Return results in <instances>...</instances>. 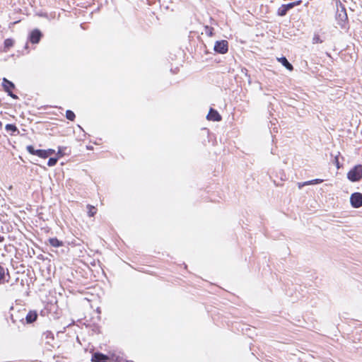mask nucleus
<instances>
[{
  "mask_svg": "<svg viewBox=\"0 0 362 362\" xmlns=\"http://www.w3.org/2000/svg\"><path fill=\"white\" fill-rule=\"evenodd\" d=\"M0 125H1V122H0Z\"/></svg>",
  "mask_w": 362,
  "mask_h": 362,
  "instance_id": "nucleus-34",
  "label": "nucleus"
},
{
  "mask_svg": "<svg viewBox=\"0 0 362 362\" xmlns=\"http://www.w3.org/2000/svg\"><path fill=\"white\" fill-rule=\"evenodd\" d=\"M37 313L35 310L29 311L25 316H24L26 323L30 324L34 322L37 318Z\"/></svg>",
  "mask_w": 362,
  "mask_h": 362,
  "instance_id": "nucleus-10",
  "label": "nucleus"
},
{
  "mask_svg": "<svg viewBox=\"0 0 362 362\" xmlns=\"http://www.w3.org/2000/svg\"><path fill=\"white\" fill-rule=\"evenodd\" d=\"M277 60L288 70L292 71L293 69V65L288 61L285 57L277 58Z\"/></svg>",
  "mask_w": 362,
  "mask_h": 362,
  "instance_id": "nucleus-14",
  "label": "nucleus"
},
{
  "mask_svg": "<svg viewBox=\"0 0 362 362\" xmlns=\"http://www.w3.org/2000/svg\"><path fill=\"white\" fill-rule=\"evenodd\" d=\"M2 86L4 88V90L6 93L11 91V90L15 88L14 83L6 78H4L2 80Z\"/></svg>",
  "mask_w": 362,
  "mask_h": 362,
  "instance_id": "nucleus-12",
  "label": "nucleus"
},
{
  "mask_svg": "<svg viewBox=\"0 0 362 362\" xmlns=\"http://www.w3.org/2000/svg\"><path fill=\"white\" fill-rule=\"evenodd\" d=\"M5 129L7 132H11L12 135H16L19 134V130L15 124H7L5 127Z\"/></svg>",
  "mask_w": 362,
  "mask_h": 362,
  "instance_id": "nucleus-15",
  "label": "nucleus"
},
{
  "mask_svg": "<svg viewBox=\"0 0 362 362\" xmlns=\"http://www.w3.org/2000/svg\"><path fill=\"white\" fill-rule=\"evenodd\" d=\"M46 153H47V157L49 156L50 155H52L55 153V151L54 149H52V148H49L47 150H45Z\"/></svg>",
  "mask_w": 362,
  "mask_h": 362,
  "instance_id": "nucleus-27",
  "label": "nucleus"
},
{
  "mask_svg": "<svg viewBox=\"0 0 362 362\" xmlns=\"http://www.w3.org/2000/svg\"><path fill=\"white\" fill-rule=\"evenodd\" d=\"M28 152L32 155H35L36 150L32 145H29L26 147Z\"/></svg>",
  "mask_w": 362,
  "mask_h": 362,
  "instance_id": "nucleus-26",
  "label": "nucleus"
},
{
  "mask_svg": "<svg viewBox=\"0 0 362 362\" xmlns=\"http://www.w3.org/2000/svg\"><path fill=\"white\" fill-rule=\"evenodd\" d=\"M323 182L322 179H314L309 181H306L307 185L320 184Z\"/></svg>",
  "mask_w": 362,
  "mask_h": 362,
  "instance_id": "nucleus-22",
  "label": "nucleus"
},
{
  "mask_svg": "<svg viewBox=\"0 0 362 362\" xmlns=\"http://www.w3.org/2000/svg\"><path fill=\"white\" fill-rule=\"evenodd\" d=\"M14 45V40L11 38H7L4 42V50L7 52Z\"/></svg>",
  "mask_w": 362,
  "mask_h": 362,
  "instance_id": "nucleus-17",
  "label": "nucleus"
},
{
  "mask_svg": "<svg viewBox=\"0 0 362 362\" xmlns=\"http://www.w3.org/2000/svg\"><path fill=\"white\" fill-rule=\"evenodd\" d=\"M48 242L50 244V245L54 247H59L64 245L63 242L62 240H59L57 238H49L48 239Z\"/></svg>",
  "mask_w": 362,
  "mask_h": 362,
  "instance_id": "nucleus-16",
  "label": "nucleus"
},
{
  "mask_svg": "<svg viewBox=\"0 0 362 362\" xmlns=\"http://www.w3.org/2000/svg\"><path fill=\"white\" fill-rule=\"evenodd\" d=\"M110 362H129L122 356L117 354L115 351H110Z\"/></svg>",
  "mask_w": 362,
  "mask_h": 362,
  "instance_id": "nucleus-11",
  "label": "nucleus"
},
{
  "mask_svg": "<svg viewBox=\"0 0 362 362\" xmlns=\"http://www.w3.org/2000/svg\"><path fill=\"white\" fill-rule=\"evenodd\" d=\"M339 4L340 8H337L336 18L338 21V24L343 27L346 21L348 20V16L345 7L341 4L339 1H337V5Z\"/></svg>",
  "mask_w": 362,
  "mask_h": 362,
  "instance_id": "nucleus-2",
  "label": "nucleus"
},
{
  "mask_svg": "<svg viewBox=\"0 0 362 362\" xmlns=\"http://www.w3.org/2000/svg\"><path fill=\"white\" fill-rule=\"evenodd\" d=\"M206 119L211 121L219 122L221 120V116L217 110L213 108H210L209 112L206 116Z\"/></svg>",
  "mask_w": 362,
  "mask_h": 362,
  "instance_id": "nucleus-8",
  "label": "nucleus"
},
{
  "mask_svg": "<svg viewBox=\"0 0 362 362\" xmlns=\"http://www.w3.org/2000/svg\"><path fill=\"white\" fill-rule=\"evenodd\" d=\"M88 207L89 208V211L88 212V216L90 217L93 216L95 214V213H96L95 208L94 206H90V205H88Z\"/></svg>",
  "mask_w": 362,
  "mask_h": 362,
  "instance_id": "nucleus-24",
  "label": "nucleus"
},
{
  "mask_svg": "<svg viewBox=\"0 0 362 362\" xmlns=\"http://www.w3.org/2000/svg\"><path fill=\"white\" fill-rule=\"evenodd\" d=\"M49 334H51V332H47V337H49Z\"/></svg>",
  "mask_w": 362,
  "mask_h": 362,
  "instance_id": "nucleus-32",
  "label": "nucleus"
},
{
  "mask_svg": "<svg viewBox=\"0 0 362 362\" xmlns=\"http://www.w3.org/2000/svg\"><path fill=\"white\" fill-rule=\"evenodd\" d=\"M214 49L218 54H226L228 50V42L227 40H222L216 41Z\"/></svg>",
  "mask_w": 362,
  "mask_h": 362,
  "instance_id": "nucleus-4",
  "label": "nucleus"
},
{
  "mask_svg": "<svg viewBox=\"0 0 362 362\" xmlns=\"http://www.w3.org/2000/svg\"><path fill=\"white\" fill-rule=\"evenodd\" d=\"M4 236H2V235H0V243H2V242H4Z\"/></svg>",
  "mask_w": 362,
  "mask_h": 362,
  "instance_id": "nucleus-31",
  "label": "nucleus"
},
{
  "mask_svg": "<svg viewBox=\"0 0 362 362\" xmlns=\"http://www.w3.org/2000/svg\"><path fill=\"white\" fill-rule=\"evenodd\" d=\"M6 275L8 278L10 277L8 269L5 268L4 265L0 263V284L8 282V279H6Z\"/></svg>",
  "mask_w": 362,
  "mask_h": 362,
  "instance_id": "nucleus-9",
  "label": "nucleus"
},
{
  "mask_svg": "<svg viewBox=\"0 0 362 362\" xmlns=\"http://www.w3.org/2000/svg\"><path fill=\"white\" fill-rule=\"evenodd\" d=\"M42 37L41 31L38 29L33 30L29 35V40L33 44L38 43Z\"/></svg>",
  "mask_w": 362,
  "mask_h": 362,
  "instance_id": "nucleus-7",
  "label": "nucleus"
},
{
  "mask_svg": "<svg viewBox=\"0 0 362 362\" xmlns=\"http://www.w3.org/2000/svg\"><path fill=\"white\" fill-rule=\"evenodd\" d=\"M7 93H8V95L9 96H11L12 98H14V99H17V98H18L17 95H15L14 93H13V92H12V91H9V92H8Z\"/></svg>",
  "mask_w": 362,
  "mask_h": 362,
  "instance_id": "nucleus-29",
  "label": "nucleus"
},
{
  "mask_svg": "<svg viewBox=\"0 0 362 362\" xmlns=\"http://www.w3.org/2000/svg\"><path fill=\"white\" fill-rule=\"evenodd\" d=\"M76 115L74 112L70 110L66 111V118L70 121H74L75 119Z\"/></svg>",
  "mask_w": 362,
  "mask_h": 362,
  "instance_id": "nucleus-19",
  "label": "nucleus"
},
{
  "mask_svg": "<svg viewBox=\"0 0 362 362\" xmlns=\"http://www.w3.org/2000/svg\"><path fill=\"white\" fill-rule=\"evenodd\" d=\"M302 1L298 0L293 2L288 3L287 4H282L277 10V15L279 16H284L286 15L288 11L295 6L300 5Z\"/></svg>",
  "mask_w": 362,
  "mask_h": 362,
  "instance_id": "nucleus-3",
  "label": "nucleus"
},
{
  "mask_svg": "<svg viewBox=\"0 0 362 362\" xmlns=\"http://www.w3.org/2000/svg\"><path fill=\"white\" fill-rule=\"evenodd\" d=\"M347 179L352 182H358L362 179V165L354 166L347 173Z\"/></svg>",
  "mask_w": 362,
  "mask_h": 362,
  "instance_id": "nucleus-1",
  "label": "nucleus"
},
{
  "mask_svg": "<svg viewBox=\"0 0 362 362\" xmlns=\"http://www.w3.org/2000/svg\"><path fill=\"white\" fill-rule=\"evenodd\" d=\"M66 149H67V148H66V147H65V146H59V147H58V151H57V156H58V157H59V158H60V157H62V156H64V155H66V151H66Z\"/></svg>",
  "mask_w": 362,
  "mask_h": 362,
  "instance_id": "nucleus-20",
  "label": "nucleus"
},
{
  "mask_svg": "<svg viewBox=\"0 0 362 362\" xmlns=\"http://www.w3.org/2000/svg\"><path fill=\"white\" fill-rule=\"evenodd\" d=\"M335 164H336L337 169H339L341 166L339 165V158L337 156L335 157Z\"/></svg>",
  "mask_w": 362,
  "mask_h": 362,
  "instance_id": "nucleus-30",
  "label": "nucleus"
},
{
  "mask_svg": "<svg viewBox=\"0 0 362 362\" xmlns=\"http://www.w3.org/2000/svg\"><path fill=\"white\" fill-rule=\"evenodd\" d=\"M35 156H37L38 157L42 158H47V153H46L45 150L42 149H37L35 152Z\"/></svg>",
  "mask_w": 362,
  "mask_h": 362,
  "instance_id": "nucleus-18",
  "label": "nucleus"
},
{
  "mask_svg": "<svg viewBox=\"0 0 362 362\" xmlns=\"http://www.w3.org/2000/svg\"><path fill=\"white\" fill-rule=\"evenodd\" d=\"M323 42V40L320 38V35H315L313 38V44H316V43H322Z\"/></svg>",
  "mask_w": 362,
  "mask_h": 362,
  "instance_id": "nucleus-25",
  "label": "nucleus"
},
{
  "mask_svg": "<svg viewBox=\"0 0 362 362\" xmlns=\"http://www.w3.org/2000/svg\"><path fill=\"white\" fill-rule=\"evenodd\" d=\"M304 186H307L306 182H298V187L300 189Z\"/></svg>",
  "mask_w": 362,
  "mask_h": 362,
  "instance_id": "nucleus-28",
  "label": "nucleus"
},
{
  "mask_svg": "<svg viewBox=\"0 0 362 362\" xmlns=\"http://www.w3.org/2000/svg\"><path fill=\"white\" fill-rule=\"evenodd\" d=\"M350 203L352 207L359 208L362 206V194L360 192H354L350 197Z\"/></svg>",
  "mask_w": 362,
  "mask_h": 362,
  "instance_id": "nucleus-5",
  "label": "nucleus"
},
{
  "mask_svg": "<svg viewBox=\"0 0 362 362\" xmlns=\"http://www.w3.org/2000/svg\"><path fill=\"white\" fill-rule=\"evenodd\" d=\"M204 31H205V33L209 37H212L214 35V28H212L211 26L205 25L204 26Z\"/></svg>",
  "mask_w": 362,
  "mask_h": 362,
  "instance_id": "nucleus-21",
  "label": "nucleus"
},
{
  "mask_svg": "<svg viewBox=\"0 0 362 362\" xmlns=\"http://www.w3.org/2000/svg\"><path fill=\"white\" fill-rule=\"evenodd\" d=\"M49 334H51V332H47V337H49Z\"/></svg>",
  "mask_w": 362,
  "mask_h": 362,
  "instance_id": "nucleus-33",
  "label": "nucleus"
},
{
  "mask_svg": "<svg viewBox=\"0 0 362 362\" xmlns=\"http://www.w3.org/2000/svg\"><path fill=\"white\" fill-rule=\"evenodd\" d=\"M92 362H110V354L105 355L100 352H95L92 354Z\"/></svg>",
  "mask_w": 362,
  "mask_h": 362,
  "instance_id": "nucleus-6",
  "label": "nucleus"
},
{
  "mask_svg": "<svg viewBox=\"0 0 362 362\" xmlns=\"http://www.w3.org/2000/svg\"><path fill=\"white\" fill-rule=\"evenodd\" d=\"M58 161V158H49V159L48 160V162H47V165L50 167L52 166H54L57 163Z\"/></svg>",
  "mask_w": 362,
  "mask_h": 362,
  "instance_id": "nucleus-23",
  "label": "nucleus"
},
{
  "mask_svg": "<svg viewBox=\"0 0 362 362\" xmlns=\"http://www.w3.org/2000/svg\"><path fill=\"white\" fill-rule=\"evenodd\" d=\"M10 317L12 322L16 324L18 321L23 322L24 315L21 312L18 311L16 314L11 313Z\"/></svg>",
  "mask_w": 362,
  "mask_h": 362,
  "instance_id": "nucleus-13",
  "label": "nucleus"
}]
</instances>
